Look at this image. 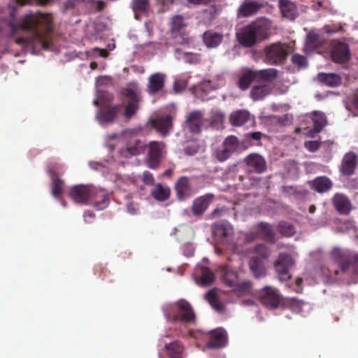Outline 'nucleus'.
<instances>
[{
  "label": "nucleus",
  "mask_w": 358,
  "mask_h": 358,
  "mask_svg": "<svg viewBox=\"0 0 358 358\" xmlns=\"http://www.w3.org/2000/svg\"><path fill=\"white\" fill-rule=\"evenodd\" d=\"M62 169V164L56 162L50 163L48 166V173L52 180V194L57 199L62 194L64 189V181L58 176Z\"/></svg>",
  "instance_id": "nucleus-11"
},
{
  "label": "nucleus",
  "mask_w": 358,
  "mask_h": 358,
  "mask_svg": "<svg viewBox=\"0 0 358 358\" xmlns=\"http://www.w3.org/2000/svg\"><path fill=\"white\" fill-rule=\"evenodd\" d=\"M251 138L255 141L261 140L262 137V134L260 131L252 132L250 134Z\"/></svg>",
  "instance_id": "nucleus-64"
},
{
  "label": "nucleus",
  "mask_w": 358,
  "mask_h": 358,
  "mask_svg": "<svg viewBox=\"0 0 358 358\" xmlns=\"http://www.w3.org/2000/svg\"><path fill=\"white\" fill-rule=\"evenodd\" d=\"M146 144L138 138L130 139L125 148L121 149V155L125 157L137 156L143 153L146 149Z\"/></svg>",
  "instance_id": "nucleus-19"
},
{
  "label": "nucleus",
  "mask_w": 358,
  "mask_h": 358,
  "mask_svg": "<svg viewBox=\"0 0 358 358\" xmlns=\"http://www.w3.org/2000/svg\"><path fill=\"white\" fill-rule=\"evenodd\" d=\"M331 204L336 212L342 215H348L352 210L350 199L343 193H336L331 198Z\"/></svg>",
  "instance_id": "nucleus-15"
},
{
  "label": "nucleus",
  "mask_w": 358,
  "mask_h": 358,
  "mask_svg": "<svg viewBox=\"0 0 358 358\" xmlns=\"http://www.w3.org/2000/svg\"><path fill=\"white\" fill-rule=\"evenodd\" d=\"M184 59L189 64H196L200 62L199 55L193 53H185Z\"/></svg>",
  "instance_id": "nucleus-58"
},
{
  "label": "nucleus",
  "mask_w": 358,
  "mask_h": 358,
  "mask_svg": "<svg viewBox=\"0 0 358 358\" xmlns=\"http://www.w3.org/2000/svg\"><path fill=\"white\" fill-rule=\"evenodd\" d=\"M278 232L285 237H292L296 234V229L291 223L281 221L277 225Z\"/></svg>",
  "instance_id": "nucleus-40"
},
{
  "label": "nucleus",
  "mask_w": 358,
  "mask_h": 358,
  "mask_svg": "<svg viewBox=\"0 0 358 358\" xmlns=\"http://www.w3.org/2000/svg\"><path fill=\"white\" fill-rule=\"evenodd\" d=\"M350 57L348 45L343 42L335 43L331 50V58L334 62L343 64L347 62Z\"/></svg>",
  "instance_id": "nucleus-23"
},
{
  "label": "nucleus",
  "mask_w": 358,
  "mask_h": 358,
  "mask_svg": "<svg viewBox=\"0 0 358 358\" xmlns=\"http://www.w3.org/2000/svg\"><path fill=\"white\" fill-rule=\"evenodd\" d=\"M175 42L177 44L187 45L191 42V38L185 33L174 34Z\"/></svg>",
  "instance_id": "nucleus-54"
},
{
  "label": "nucleus",
  "mask_w": 358,
  "mask_h": 358,
  "mask_svg": "<svg viewBox=\"0 0 358 358\" xmlns=\"http://www.w3.org/2000/svg\"><path fill=\"white\" fill-rule=\"evenodd\" d=\"M309 184L312 189L320 194L327 192L333 187L332 181L326 176L317 177Z\"/></svg>",
  "instance_id": "nucleus-29"
},
{
  "label": "nucleus",
  "mask_w": 358,
  "mask_h": 358,
  "mask_svg": "<svg viewBox=\"0 0 358 358\" xmlns=\"http://www.w3.org/2000/svg\"><path fill=\"white\" fill-rule=\"evenodd\" d=\"M249 267L256 278H260L266 275L264 260L259 257L253 256L251 257L249 262Z\"/></svg>",
  "instance_id": "nucleus-32"
},
{
  "label": "nucleus",
  "mask_w": 358,
  "mask_h": 358,
  "mask_svg": "<svg viewBox=\"0 0 358 358\" xmlns=\"http://www.w3.org/2000/svg\"><path fill=\"white\" fill-rule=\"evenodd\" d=\"M222 40L223 34L213 30H208L203 34V43L208 48H217Z\"/></svg>",
  "instance_id": "nucleus-30"
},
{
  "label": "nucleus",
  "mask_w": 358,
  "mask_h": 358,
  "mask_svg": "<svg viewBox=\"0 0 358 358\" xmlns=\"http://www.w3.org/2000/svg\"><path fill=\"white\" fill-rule=\"evenodd\" d=\"M250 120V114L245 110H239L230 115L229 120L232 125L240 127L248 122Z\"/></svg>",
  "instance_id": "nucleus-33"
},
{
  "label": "nucleus",
  "mask_w": 358,
  "mask_h": 358,
  "mask_svg": "<svg viewBox=\"0 0 358 358\" xmlns=\"http://www.w3.org/2000/svg\"><path fill=\"white\" fill-rule=\"evenodd\" d=\"M209 341L207 346L210 348L218 349L226 346L228 342V336L227 331L217 328L209 332Z\"/></svg>",
  "instance_id": "nucleus-18"
},
{
  "label": "nucleus",
  "mask_w": 358,
  "mask_h": 358,
  "mask_svg": "<svg viewBox=\"0 0 358 358\" xmlns=\"http://www.w3.org/2000/svg\"><path fill=\"white\" fill-rule=\"evenodd\" d=\"M130 7L134 13V18L140 20L142 15H148L150 9V0H131Z\"/></svg>",
  "instance_id": "nucleus-27"
},
{
  "label": "nucleus",
  "mask_w": 358,
  "mask_h": 358,
  "mask_svg": "<svg viewBox=\"0 0 358 358\" xmlns=\"http://www.w3.org/2000/svg\"><path fill=\"white\" fill-rule=\"evenodd\" d=\"M313 123V130L315 132H320L326 125V117L322 114L315 113L312 118Z\"/></svg>",
  "instance_id": "nucleus-47"
},
{
  "label": "nucleus",
  "mask_w": 358,
  "mask_h": 358,
  "mask_svg": "<svg viewBox=\"0 0 358 358\" xmlns=\"http://www.w3.org/2000/svg\"><path fill=\"white\" fill-rule=\"evenodd\" d=\"M279 7L284 16H291L295 10V5L289 0H279Z\"/></svg>",
  "instance_id": "nucleus-46"
},
{
  "label": "nucleus",
  "mask_w": 358,
  "mask_h": 358,
  "mask_svg": "<svg viewBox=\"0 0 358 358\" xmlns=\"http://www.w3.org/2000/svg\"><path fill=\"white\" fill-rule=\"evenodd\" d=\"M94 186L91 185H77L71 187L69 195L76 203L87 205L92 196Z\"/></svg>",
  "instance_id": "nucleus-8"
},
{
  "label": "nucleus",
  "mask_w": 358,
  "mask_h": 358,
  "mask_svg": "<svg viewBox=\"0 0 358 358\" xmlns=\"http://www.w3.org/2000/svg\"><path fill=\"white\" fill-rule=\"evenodd\" d=\"M348 187L352 189H358V178L350 180L348 182Z\"/></svg>",
  "instance_id": "nucleus-63"
},
{
  "label": "nucleus",
  "mask_w": 358,
  "mask_h": 358,
  "mask_svg": "<svg viewBox=\"0 0 358 358\" xmlns=\"http://www.w3.org/2000/svg\"><path fill=\"white\" fill-rule=\"evenodd\" d=\"M358 157L353 152H348L344 155L341 160L340 171L343 175H352L357 168Z\"/></svg>",
  "instance_id": "nucleus-24"
},
{
  "label": "nucleus",
  "mask_w": 358,
  "mask_h": 358,
  "mask_svg": "<svg viewBox=\"0 0 358 358\" xmlns=\"http://www.w3.org/2000/svg\"><path fill=\"white\" fill-rule=\"evenodd\" d=\"M52 22L53 17L50 13H31L24 16L18 27L13 23H10V27L13 34L15 33L17 28L29 33V36L17 38V43L31 45L34 48L48 50L52 43Z\"/></svg>",
  "instance_id": "nucleus-1"
},
{
  "label": "nucleus",
  "mask_w": 358,
  "mask_h": 358,
  "mask_svg": "<svg viewBox=\"0 0 358 358\" xmlns=\"http://www.w3.org/2000/svg\"><path fill=\"white\" fill-rule=\"evenodd\" d=\"M121 108L120 104L105 106L99 110L96 117L101 123H113L117 118Z\"/></svg>",
  "instance_id": "nucleus-21"
},
{
  "label": "nucleus",
  "mask_w": 358,
  "mask_h": 358,
  "mask_svg": "<svg viewBox=\"0 0 358 358\" xmlns=\"http://www.w3.org/2000/svg\"><path fill=\"white\" fill-rule=\"evenodd\" d=\"M206 299L210 306L217 311L221 312L224 310V305L220 301L215 289L208 291L206 294Z\"/></svg>",
  "instance_id": "nucleus-38"
},
{
  "label": "nucleus",
  "mask_w": 358,
  "mask_h": 358,
  "mask_svg": "<svg viewBox=\"0 0 358 358\" xmlns=\"http://www.w3.org/2000/svg\"><path fill=\"white\" fill-rule=\"evenodd\" d=\"M213 234L215 238L223 244L229 243L234 233L233 228L228 224L217 222L212 225Z\"/></svg>",
  "instance_id": "nucleus-17"
},
{
  "label": "nucleus",
  "mask_w": 358,
  "mask_h": 358,
  "mask_svg": "<svg viewBox=\"0 0 358 358\" xmlns=\"http://www.w3.org/2000/svg\"><path fill=\"white\" fill-rule=\"evenodd\" d=\"M275 269L278 275V278L281 281H287L291 278L289 274V267L281 264L277 262L274 264Z\"/></svg>",
  "instance_id": "nucleus-45"
},
{
  "label": "nucleus",
  "mask_w": 358,
  "mask_h": 358,
  "mask_svg": "<svg viewBox=\"0 0 358 358\" xmlns=\"http://www.w3.org/2000/svg\"><path fill=\"white\" fill-rule=\"evenodd\" d=\"M257 233L266 242L273 244L275 242V233L271 224L268 222H261L256 226Z\"/></svg>",
  "instance_id": "nucleus-28"
},
{
  "label": "nucleus",
  "mask_w": 358,
  "mask_h": 358,
  "mask_svg": "<svg viewBox=\"0 0 358 358\" xmlns=\"http://www.w3.org/2000/svg\"><path fill=\"white\" fill-rule=\"evenodd\" d=\"M270 31L271 22L266 18H259L243 27L236 34V38L242 46L251 48L257 42L267 38Z\"/></svg>",
  "instance_id": "nucleus-3"
},
{
  "label": "nucleus",
  "mask_w": 358,
  "mask_h": 358,
  "mask_svg": "<svg viewBox=\"0 0 358 358\" xmlns=\"http://www.w3.org/2000/svg\"><path fill=\"white\" fill-rule=\"evenodd\" d=\"M275 262L281 264H283L289 268H291L294 264L292 257L289 254L287 253H280Z\"/></svg>",
  "instance_id": "nucleus-52"
},
{
  "label": "nucleus",
  "mask_w": 358,
  "mask_h": 358,
  "mask_svg": "<svg viewBox=\"0 0 358 358\" xmlns=\"http://www.w3.org/2000/svg\"><path fill=\"white\" fill-rule=\"evenodd\" d=\"M254 252L256 256L261 258L262 260L266 259L270 255V250L268 247L263 243L257 245L254 248Z\"/></svg>",
  "instance_id": "nucleus-49"
},
{
  "label": "nucleus",
  "mask_w": 358,
  "mask_h": 358,
  "mask_svg": "<svg viewBox=\"0 0 358 358\" xmlns=\"http://www.w3.org/2000/svg\"><path fill=\"white\" fill-rule=\"evenodd\" d=\"M187 86V81L183 79L177 80L173 83V90L176 93L182 92Z\"/></svg>",
  "instance_id": "nucleus-55"
},
{
  "label": "nucleus",
  "mask_w": 358,
  "mask_h": 358,
  "mask_svg": "<svg viewBox=\"0 0 358 358\" xmlns=\"http://www.w3.org/2000/svg\"><path fill=\"white\" fill-rule=\"evenodd\" d=\"M244 163L248 166V172L250 173L261 174L267 169L265 159L257 153H251L244 159Z\"/></svg>",
  "instance_id": "nucleus-14"
},
{
  "label": "nucleus",
  "mask_w": 358,
  "mask_h": 358,
  "mask_svg": "<svg viewBox=\"0 0 358 358\" xmlns=\"http://www.w3.org/2000/svg\"><path fill=\"white\" fill-rule=\"evenodd\" d=\"M174 306L175 313L173 315L164 311L167 320L171 322H180L184 324H194L196 322V315L192 305L187 301L180 299Z\"/></svg>",
  "instance_id": "nucleus-4"
},
{
  "label": "nucleus",
  "mask_w": 358,
  "mask_h": 358,
  "mask_svg": "<svg viewBox=\"0 0 358 358\" xmlns=\"http://www.w3.org/2000/svg\"><path fill=\"white\" fill-rule=\"evenodd\" d=\"M291 61L292 64L299 69H305L308 66V61L305 56L300 54H294L292 56Z\"/></svg>",
  "instance_id": "nucleus-48"
},
{
  "label": "nucleus",
  "mask_w": 358,
  "mask_h": 358,
  "mask_svg": "<svg viewBox=\"0 0 358 358\" xmlns=\"http://www.w3.org/2000/svg\"><path fill=\"white\" fill-rule=\"evenodd\" d=\"M143 181L147 185H153L155 182L153 175L149 171H144L143 173Z\"/></svg>",
  "instance_id": "nucleus-59"
},
{
  "label": "nucleus",
  "mask_w": 358,
  "mask_h": 358,
  "mask_svg": "<svg viewBox=\"0 0 358 358\" xmlns=\"http://www.w3.org/2000/svg\"><path fill=\"white\" fill-rule=\"evenodd\" d=\"M257 80L255 71L249 70L243 73L238 78L237 86L241 90H248L251 83Z\"/></svg>",
  "instance_id": "nucleus-35"
},
{
  "label": "nucleus",
  "mask_w": 358,
  "mask_h": 358,
  "mask_svg": "<svg viewBox=\"0 0 358 358\" xmlns=\"http://www.w3.org/2000/svg\"><path fill=\"white\" fill-rule=\"evenodd\" d=\"M204 124L203 113L199 110H194L189 113L186 118V125L192 134H199Z\"/></svg>",
  "instance_id": "nucleus-22"
},
{
  "label": "nucleus",
  "mask_w": 358,
  "mask_h": 358,
  "mask_svg": "<svg viewBox=\"0 0 358 358\" xmlns=\"http://www.w3.org/2000/svg\"><path fill=\"white\" fill-rule=\"evenodd\" d=\"M212 124H221L224 121V115L220 112H215L212 115Z\"/></svg>",
  "instance_id": "nucleus-60"
},
{
  "label": "nucleus",
  "mask_w": 358,
  "mask_h": 358,
  "mask_svg": "<svg viewBox=\"0 0 358 358\" xmlns=\"http://www.w3.org/2000/svg\"><path fill=\"white\" fill-rule=\"evenodd\" d=\"M150 122L151 127L164 136L167 135L173 127L172 117L169 115L155 119H151Z\"/></svg>",
  "instance_id": "nucleus-25"
},
{
  "label": "nucleus",
  "mask_w": 358,
  "mask_h": 358,
  "mask_svg": "<svg viewBox=\"0 0 358 358\" xmlns=\"http://www.w3.org/2000/svg\"><path fill=\"white\" fill-rule=\"evenodd\" d=\"M185 27L186 24L182 15H176L172 17L170 22V29L172 34L178 33Z\"/></svg>",
  "instance_id": "nucleus-41"
},
{
  "label": "nucleus",
  "mask_w": 358,
  "mask_h": 358,
  "mask_svg": "<svg viewBox=\"0 0 358 358\" xmlns=\"http://www.w3.org/2000/svg\"><path fill=\"white\" fill-rule=\"evenodd\" d=\"M306 45L307 48L312 50L320 47L322 45V41L320 35L312 32L308 34Z\"/></svg>",
  "instance_id": "nucleus-44"
},
{
  "label": "nucleus",
  "mask_w": 358,
  "mask_h": 358,
  "mask_svg": "<svg viewBox=\"0 0 358 358\" xmlns=\"http://www.w3.org/2000/svg\"><path fill=\"white\" fill-rule=\"evenodd\" d=\"M174 189L176 198L179 201H183L196 193L189 178L187 176H181L177 180L174 185Z\"/></svg>",
  "instance_id": "nucleus-12"
},
{
  "label": "nucleus",
  "mask_w": 358,
  "mask_h": 358,
  "mask_svg": "<svg viewBox=\"0 0 358 358\" xmlns=\"http://www.w3.org/2000/svg\"><path fill=\"white\" fill-rule=\"evenodd\" d=\"M266 5V3L264 1L244 0L238 8V15L243 17L254 15L265 7Z\"/></svg>",
  "instance_id": "nucleus-20"
},
{
  "label": "nucleus",
  "mask_w": 358,
  "mask_h": 358,
  "mask_svg": "<svg viewBox=\"0 0 358 358\" xmlns=\"http://www.w3.org/2000/svg\"><path fill=\"white\" fill-rule=\"evenodd\" d=\"M95 3H96L95 8L97 11L103 10L106 6V3L101 0L96 1Z\"/></svg>",
  "instance_id": "nucleus-62"
},
{
  "label": "nucleus",
  "mask_w": 358,
  "mask_h": 358,
  "mask_svg": "<svg viewBox=\"0 0 358 358\" xmlns=\"http://www.w3.org/2000/svg\"><path fill=\"white\" fill-rule=\"evenodd\" d=\"M165 144L163 142L151 141L148 145L147 163L149 168L159 167L164 154Z\"/></svg>",
  "instance_id": "nucleus-9"
},
{
  "label": "nucleus",
  "mask_w": 358,
  "mask_h": 358,
  "mask_svg": "<svg viewBox=\"0 0 358 358\" xmlns=\"http://www.w3.org/2000/svg\"><path fill=\"white\" fill-rule=\"evenodd\" d=\"M165 351L170 358H183L185 347L180 341H174L165 345Z\"/></svg>",
  "instance_id": "nucleus-31"
},
{
  "label": "nucleus",
  "mask_w": 358,
  "mask_h": 358,
  "mask_svg": "<svg viewBox=\"0 0 358 358\" xmlns=\"http://www.w3.org/2000/svg\"><path fill=\"white\" fill-rule=\"evenodd\" d=\"M222 279L223 282L227 286L233 288L237 284L238 280V274L236 271L226 270L224 271Z\"/></svg>",
  "instance_id": "nucleus-43"
},
{
  "label": "nucleus",
  "mask_w": 358,
  "mask_h": 358,
  "mask_svg": "<svg viewBox=\"0 0 358 358\" xmlns=\"http://www.w3.org/2000/svg\"><path fill=\"white\" fill-rule=\"evenodd\" d=\"M122 95L127 99L123 115L126 119L130 120L139 110L140 102L141 101L140 92L132 88H126L123 90Z\"/></svg>",
  "instance_id": "nucleus-7"
},
{
  "label": "nucleus",
  "mask_w": 358,
  "mask_h": 358,
  "mask_svg": "<svg viewBox=\"0 0 358 358\" xmlns=\"http://www.w3.org/2000/svg\"><path fill=\"white\" fill-rule=\"evenodd\" d=\"M257 80L265 81H273L277 78L278 71L274 69H267L259 71H255Z\"/></svg>",
  "instance_id": "nucleus-39"
},
{
  "label": "nucleus",
  "mask_w": 358,
  "mask_h": 358,
  "mask_svg": "<svg viewBox=\"0 0 358 358\" xmlns=\"http://www.w3.org/2000/svg\"><path fill=\"white\" fill-rule=\"evenodd\" d=\"M214 198L213 194L208 193L194 199L190 208L192 214L196 217L201 218L208 210Z\"/></svg>",
  "instance_id": "nucleus-13"
},
{
  "label": "nucleus",
  "mask_w": 358,
  "mask_h": 358,
  "mask_svg": "<svg viewBox=\"0 0 358 358\" xmlns=\"http://www.w3.org/2000/svg\"><path fill=\"white\" fill-rule=\"evenodd\" d=\"M268 94V87L266 85H255L250 91V97L254 101L263 99Z\"/></svg>",
  "instance_id": "nucleus-42"
},
{
  "label": "nucleus",
  "mask_w": 358,
  "mask_h": 358,
  "mask_svg": "<svg viewBox=\"0 0 358 358\" xmlns=\"http://www.w3.org/2000/svg\"><path fill=\"white\" fill-rule=\"evenodd\" d=\"M151 194L156 200L165 201L170 197L171 189L169 187H164L158 183L155 185Z\"/></svg>",
  "instance_id": "nucleus-36"
},
{
  "label": "nucleus",
  "mask_w": 358,
  "mask_h": 358,
  "mask_svg": "<svg viewBox=\"0 0 358 358\" xmlns=\"http://www.w3.org/2000/svg\"><path fill=\"white\" fill-rule=\"evenodd\" d=\"M259 300L266 307L275 309L280 306L282 298L278 289L265 286L259 292Z\"/></svg>",
  "instance_id": "nucleus-10"
},
{
  "label": "nucleus",
  "mask_w": 358,
  "mask_h": 358,
  "mask_svg": "<svg viewBox=\"0 0 358 358\" xmlns=\"http://www.w3.org/2000/svg\"><path fill=\"white\" fill-rule=\"evenodd\" d=\"M206 85L201 84L194 88V94L195 96L202 100L206 99V96L208 94V92L205 89Z\"/></svg>",
  "instance_id": "nucleus-53"
},
{
  "label": "nucleus",
  "mask_w": 358,
  "mask_h": 358,
  "mask_svg": "<svg viewBox=\"0 0 358 358\" xmlns=\"http://www.w3.org/2000/svg\"><path fill=\"white\" fill-rule=\"evenodd\" d=\"M200 277L198 283L201 285L206 286L210 285L215 280V275L211 270L206 266H201L200 268Z\"/></svg>",
  "instance_id": "nucleus-37"
},
{
  "label": "nucleus",
  "mask_w": 358,
  "mask_h": 358,
  "mask_svg": "<svg viewBox=\"0 0 358 358\" xmlns=\"http://www.w3.org/2000/svg\"><path fill=\"white\" fill-rule=\"evenodd\" d=\"M50 0H17V3L20 6H24L26 4H38V5H46Z\"/></svg>",
  "instance_id": "nucleus-57"
},
{
  "label": "nucleus",
  "mask_w": 358,
  "mask_h": 358,
  "mask_svg": "<svg viewBox=\"0 0 358 358\" xmlns=\"http://www.w3.org/2000/svg\"><path fill=\"white\" fill-rule=\"evenodd\" d=\"M247 148L235 136H227L223 143L222 148L216 151V158L220 162L229 159L232 155L244 151Z\"/></svg>",
  "instance_id": "nucleus-5"
},
{
  "label": "nucleus",
  "mask_w": 358,
  "mask_h": 358,
  "mask_svg": "<svg viewBox=\"0 0 358 358\" xmlns=\"http://www.w3.org/2000/svg\"><path fill=\"white\" fill-rule=\"evenodd\" d=\"M266 63L270 65H279L284 62L288 52L284 45L280 43H273L264 48Z\"/></svg>",
  "instance_id": "nucleus-6"
},
{
  "label": "nucleus",
  "mask_w": 358,
  "mask_h": 358,
  "mask_svg": "<svg viewBox=\"0 0 358 358\" xmlns=\"http://www.w3.org/2000/svg\"><path fill=\"white\" fill-rule=\"evenodd\" d=\"M290 304L292 306L293 308H296V309H297L299 311H301L303 303L301 301L298 300L297 299L292 298L291 299Z\"/></svg>",
  "instance_id": "nucleus-61"
},
{
  "label": "nucleus",
  "mask_w": 358,
  "mask_h": 358,
  "mask_svg": "<svg viewBox=\"0 0 358 358\" xmlns=\"http://www.w3.org/2000/svg\"><path fill=\"white\" fill-rule=\"evenodd\" d=\"M320 146L321 143L318 141H308L305 142V148L312 152L318 150Z\"/></svg>",
  "instance_id": "nucleus-56"
},
{
  "label": "nucleus",
  "mask_w": 358,
  "mask_h": 358,
  "mask_svg": "<svg viewBox=\"0 0 358 358\" xmlns=\"http://www.w3.org/2000/svg\"><path fill=\"white\" fill-rule=\"evenodd\" d=\"M328 282L342 280L348 284L358 282V254H352L338 248L333 250L331 262L322 268Z\"/></svg>",
  "instance_id": "nucleus-2"
},
{
  "label": "nucleus",
  "mask_w": 358,
  "mask_h": 358,
  "mask_svg": "<svg viewBox=\"0 0 358 358\" xmlns=\"http://www.w3.org/2000/svg\"><path fill=\"white\" fill-rule=\"evenodd\" d=\"M318 80L328 87H337L341 83L340 76L336 73H320L317 75Z\"/></svg>",
  "instance_id": "nucleus-34"
},
{
  "label": "nucleus",
  "mask_w": 358,
  "mask_h": 358,
  "mask_svg": "<svg viewBox=\"0 0 358 358\" xmlns=\"http://www.w3.org/2000/svg\"><path fill=\"white\" fill-rule=\"evenodd\" d=\"M166 75L157 72L151 74L148 79L146 91L150 95H155L163 91Z\"/></svg>",
  "instance_id": "nucleus-16"
},
{
  "label": "nucleus",
  "mask_w": 358,
  "mask_h": 358,
  "mask_svg": "<svg viewBox=\"0 0 358 358\" xmlns=\"http://www.w3.org/2000/svg\"><path fill=\"white\" fill-rule=\"evenodd\" d=\"M122 194H123L122 196L124 199L127 201V208L128 213L131 215L136 214L138 210V206L136 203L131 201V199H132V194L127 192H122Z\"/></svg>",
  "instance_id": "nucleus-51"
},
{
  "label": "nucleus",
  "mask_w": 358,
  "mask_h": 358,
  "mask_svg": "<svg viewBox=\"0 0 358 358\" xmlns=\"http://www.w3.org/2000/svg\"><path fill=\"white\" fill-rule=\"evenodd\" d=\"M94 208L97 210L105 209L110 203L109 195L103 189H98L94 187L91 200Z\"/></svg>",
  "instance_id": "nucleus-26"
},
{
  "label": "nucleus",
  "mask_w": 358,
  "mask_h": 358,
  "mask_svg": "<svg viewBox=\"0 0 358 358\" xmlns=\"http://www.w3.org/2000/svg\"><path fill=\"white\" fill-rule=\"evenodd\" d=\"M233 289L242 294L250 293L252 289V282L250 280H245L241 282L238 281Z\"/></svg>",
  "instance_id": "nucleus-50"
}]
</instances>
